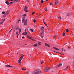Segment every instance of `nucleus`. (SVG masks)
Listing matches in <instances>:
<instances>
[{
	"mask_svg": "<svg viewBox=\"0 0 74 74\" xmlns=\"http://www.w3.org/2000/svg\"><path fill=\"white\" fill-rule=\"evenodd\" d=\"M53 49H56V50H57V51H59V49H58L57 48H56L55 47H53Z\"/></svg>",
	"mask_w": 74,
	"mask_h": 74,
	"instance_id": "obj_10",
	"label": "nucleus"
},
{
	"mask_svg": "<svg viewBox=\"0 0 74 74\" xmlns=\"http://www.w3.org/2000/svg\"><path fill=\"white\" fill-rule=\"evenodd\" d=\"M37 44H35L34 45H33V46H34V47H37Z\"/></svg>",
	"mask_w": 74,
	"mask_h": 74,
	"instance_id": "obj_14",
	"label": "nucleus"
},
{
	"mask_svg": "<svg viewBox=\"0 0 74 74\" xmlns=\"http://www.w3.org/2000/svg\"><path fill=\"white\" fill-rule=\"evenodd\" d=\"M24 11H25V12H27V10H24Z\"/></svg>",
	"mask_w": 74,
	"mask_h": 74,
	"instance_id": "obj_34",
	"label": "nucleus"
},
{
	"mask_svg": "<svg viewBox=\"0 0 74 74\" xmlns=\"http://www.w3.org/2000/svg\"><path fill=\"white\" fill-rule=\"evenodd\" d=\"M62 65V64L61 63V64H60L58 66L59 67H60V66H61Z\"/></svg>",
	"mask_w": 74,
	"mask_h": 74,
	"instance_id": "obj_16",
	"label": "nucleus"
},
{
	"mask_svg": "<svg viewBox=\"0 0 74 74\" xmlns=\"http://www.w3.org/2000/svg\"><path fill=\"white\" fill-rule=\"evenodd\" d=\"M22 70H26V69H24L23 68H22L21 69Z\"/></svg>",
	"mask_w": 74,
	"mask_h": 74,
	"instance_id": "obj_26",
	"label": "nucleus"
},
{
	"mask_svg": "<svg viewBox=\"0 0 74 74\" xmlns=\"http://www.w3.org/2000/svg\"><path fill=\"white\" fill-rule=\"evenodd\" d=\"M43 21V22L44 24H45L46 23H45V22H44V20Z\"/></svg>",
	"mask_w": 74,
	"mask_h": 74,
	"instance_id": "obj_39",
	"label": "nucleus"
},
{
	"mask_svg": "<svg viewBox=\"0 0 74 74\" xmlns=\"http://www.w3.org/2000/svg\"><path fill=\"white\" fill-rule=\"evenodd\" d=\"M18 21H20V20H18Z\"/></svg>",
	"mask_w": 74,
	"mask_h": 74,
	"instance_id": "obj_60",
	"label": "nucleus"
},
{
	"mask_svg": "<svg viewBox=\"0 0 74 74\" xmlns=\"http://www.w3.org/2000/svg\"><path fill=\"white\" fill-rule=\"evenodd\" d=\"M29 39H30V40H32V38L31 37H29Z\"/></svg>",
	"mask_w": 74,
	"mask_h": 74,
	"instance_id": "obj_41",
	"label": "nucleus"
},
{
	"mask_svg": "<svg viewBox=\"0 0 74 74\" xmlns=\"http://www.w3.org/2000/svg\"><path fill=\"white\" fill-rule=\"evenodd\" d=\"M40 3H44V1H43V0H42L40 1Z\"/></svg>",
	"mask_w": 74,
	"mask_h": 74,
	"instance_id": "obj_23",
	"label": "nucleus"
},
{
	"mask_svg": "<svg viewBox=\"0 0 74 74\" xmlns=\"http://www.w3.org/2000/svg\"><path fill=\"white\" fill-rule=\"evenodd\" d=\"M71 14H70V13H69L67 15L68 16H70V15H71Z\"/></svg>",
	"mask_w": 74,
	"mask_h": 74,
	"instance_id": "obj_30",
	"label": "nucleus"
},
{
	"mask_svg": "<svg viewBox=\"0 0 74 74\" xmlns=\"http://www.w3.org/2000/svg\"><path fill=\"white\" fill-rule=\"evenodd\" d=\"M18 32H16V34H18Z\"/></svg>",
	"mask_w": 74,
	"mask_h": 74,
	"instance_id": "obj_49",
	"label": "nucleus"
},
{
	"mask_svg": "<svg viewBox=\"0 0 74 74\" xmlns=\"http://www.w3.org/2000/svg\"><path fill=\"white\" fill-rule=\"evenodd\" d=\"M18 37V35H17V37Z\"/></svg>",
	"mask_w": 74,
	"mask_h": 74,
	"instance_id": "obj_58",
	"label": "nucleus"
},
{
	"mask_svg": "<svg viewBox=\"0 0 74 74\" xmlns=\"http://www.w3.org/2000/svg\"><path fill=\"white\" fill-rule=\"evenodd\" d=\"M45 10L46 11H48V9L46 8H45Z\"/></svg>",
	"mask_w": 74,
	"mask_h": 74,
	"instance_id": "obj_18",
	"label": "nucleus"
},
{
	"mask_svg": "<svg viewBox=\"0 0 74 74\" xmlns=\"http://www.w3.org/2000/svg\"><path fill=\"white\" fill-rule=\"evenodd\" d=\"M31 40L33 41H34V39H32Z\"/></svg>",
	"mask_w": 74,
	"mask_h": 74,
	"instance_id": "obj_52",
	"label": "nucleus"
},
{
	"mask_svg": "<svg viewBox=\"0 0 74 74\" xmlns=\"http://www.w3.org/2000/svg\"><path fill=\"white\" fill-rule=\"evenodd\" d=\"M44 63V62H43V61H41L40 62L41 64H42V63Z\"/></svg>",
	"mask_w": 74,
	"mask_h": 74,
	"instance_id": "obj_32",
	"label": "nucleus"
},
{
	"mask_svg": "<svg viewBox=\"0 0 74 74\" xmlns=\"http://www.w3.org/2000/svg\"><path fill=\"white\" fill-rule=\"evenodd\" d=\"M64 47H65V45H64Z\"/></svg>",
	"mask_w": 74,
	"mask_h": 74,
	"instance_id": "obj_55",
	"label": "nucleus"
},
{
	"mask_svg": "<svg viewBox=\"0 0 74 74\" xmlns=\"http://www.w3.org/2000/svg\"><path fill=\"white\" fill-rule=\"evenodd\" d=\"M66 32H69V30L68 29H66Z\"/></svg>",
	"mask_w": 74,
	"mask_h": 74,
	"instance_id": "obj_20",
	"label": "nucleus"
},
{
	"mask_svg": "<svg viewBox=\"0 0 74 74\" xmlns=\"http://www.w3.org/2000/svg\"><path fill=\"white\" fill-rule=\"evenodd\" d=\"M67 70V69H66V68H65L64 69V70Z\"/></svg>",
	"mask_w": 74,
	"mask_h": 74,
	"instance_id": "obj_46",
	"label": "nucleus"
},
{
	"mask_svg": "<svg viewBox=\"0 0 74 74\" xmlns=\"http://www.w3.org/2000/svg\"><path fill=\"white\" fill-rule=\"evenodd\" d=\"M12 28L9 32V33H11V30H12Z\"/></svg>",
	"mask_w": 74,
	"mask_h": 74,
	"instance_id": "obj_38",
	"label": "nucleus"
},
{
	"mask_svg": "<svg viewBox=\"0 0 74 74\" xmlns=\"http://www.w3.org/2000/svg\"><path fill=\"white\" fill-rule=\"evenodd\" d=\"M27 10V7H25L24 10Z\"/></svg>",
	"mask_w": 74,
	"mask_h": 74,
	"instance_id": "obj_15",
	"label": "nucleus"
},
{
	"mask_svg": "<svg viewBox=\"0 0 74 74\" xmlns=\"http://www.w3.org/2000/svg\"><path fill=\"white\" fill-rule=\"evenodd\" d=\"M40 44H41V42H39L37 44V45H40Z\"/></svg>",
	"mask_w": 74,
	"mask_h": 74,
	"instance_id": "obj_24",
	"label": "nucleus"
},
{
	"mask_svg": "<svg viewBox=\"0 0 74 74\" xmlns=\"http://www.w3.org/2000/svg\"><path fill=\"white\" fill-rule=\"evenodd\" d=\"M64 51H65V50H64Z\"/></svg>",
	"mask_w": 74,
	"mask_h": 74,
	"instance_id": "obj_61",
	"label": "nucleus"
},
{
	"mask_svg": "<svg viewBox=\"0 0 74 74\" xmlns=\"http://www.w3.org/2000/svg\"><path fill=\"white\" fill-rule=\"evenodd\" d=\"M45 45H46V46H47L49 48H50V46H49V45L47 44V43H45Z\"/></svg>",
	"mask_w": 74,
	"mask_h": 74,
	"instance_id": "obj_9",
	"label": "nucleus"
},
{
	"mask_svg": "<svg viewBox=\"0 0 74 74\" xmlns=\"http://www.w3.org/2000/svg\"><path fill=\"white\" fill-rule=\"evenodd\" d=\"M51 68H47V67L45 68V70H46V71L47 72L48 71V70H49V69H50Z\"/></svg>",
	"mask_w": 74,
	"mask_h": 74,
	"instance_id": "obj_7",
	"label": "nucleus"
},
{
	"mask_svg": "<svg viewBox=\"0 0 74 74\" xmlns=\"http://www.w3.org/2000/svg\"><path fill=\"white\" fill-rule=\"evenodd\" d=\"M53 52H56V51H54Z\"/></svg>",
	"mask_w": 74,
	"mask_h": 74,
	"instance_id": "obj_59",
	"label": "nucleus"
},
{
	"mask_svg": "<svg viewBox=\"0 0 74 74\" xmlns=\"http://www.w3.org/2000/svg\"><path fill=\"white\" fill-rule=\"evenodd\" d=\"M13 3H14V2H11L10 3V4H13Z\"/></svg>",
	"mask_w": 74,
	"mask_h": 74,
	"instance_id": "obj_27",
	"label": "nucleus"
},
{
	"mask_svg": "<svg viewBox=\"0 0 74 74\" xmlns=\"http://www.w3.org/2000/svg\"><path fill=\"white\" fill-rule=\"evenodd\" d=\"M52 5V3H50L49 4V5Z\"/></svg>",
	"mask_w": 74,
	"mask_h": 74,
	"instance_id": "obj_36",
	"label": "nucleus"
},
{
	"mask_svg": "<svg viewBox=\"0 0 74 74\" xmlns=\"http://www.w3.org/2000/svg\"><path fill=\"white\" fill-rule=\"evenodd\" d=\"M17 55H18V52L17 53Z\"/></svg>",
	"mask_w": 74,
	"mask_h": 74,
	"instance_id": "obj_56",
	"label": "nucleus"
},
{
	"mask_svg": "<svg viewBox=\"0 0 74 74\" xmlns=\"http://www.w3.org/2000/svg\"><path fill=\"white\" fill-rule=\"evenodd\" d=\"M10 12V11H7L6 12V14H9V13Z\"/></svg>",
	"mask_w": 74,
	"mask_h": 74,
	"instance_id": "obj_17",
	"label": "nucleus"
},
{
	"mask_svg": "<svg viewBox=\"0 0 74 74\" xmlns=\"http://www.w3.org/2000/svg\"><path fill=\"white\" fill-rule=\"evenodd\" d=\"M58 18L60 21H61V17H60V16H59L58 17Z\"/></svg>",
	"mask_w": 74,
	"mask_h": 74,
	"instance_id": "obj_19",
	"label": "nucleus"
},
{
	"mask_svg": "<svg viewBox=\"0 0 74 74\" xmlns=\"http://www.w3.org/2000/svg\"><path fill=\"white\" fill-rule=\"evenodd\" d=\"M10 1H13V0H9Z\"/></svg>",
	"mask_w": 74,
	"mask_h": 74,
	"instance_id": "obj_44",
	"label": "nucleus"
},
{
	"mask_svg": "<svg viewBox=\"0 0 74 74\" xmlns=\"http://www.w3.org/2000/svg\"><path fill=\"white\" fill-rule=\"evenodd\" d=\"M5 67H12V66L9 65H5Z\"/></svg>",
	"mask_w": 74,
	"mask_h": 74,
	"instance_id": "obj_8",
	"label": "nucleus"
},
{
	"mask_svg": "<svg viewBox=\"0 0 74 74\" xmlns=\"http://www.w3.org/2000/svg\"><path fill=\"white\" fill-rule=\"evenodd\" d=\"M45 25H46L47 26V25L46 24H45Z\"/></svg>",
	"mask_w": 74,
	"mask_h": 74,
	"instance_id": "obj_57",
	"label": "nucleus"
},
{
	"mask_svg": "<svg viewBox=\"0 0 74 74\" xmlns=\"http://www.w3.org/2000/svg\"><path fill=\"white\" fill-rule=\"evenodd\" d=\"M44 27H42L41 28V32H40V36L41 37H44V35L43 34L44 33Z\"/></svg>",
	"mask_w": 74,
	"mask_h": 74,
	"instance_id": "obj_3",
	"label": "nucleus"
},
{
	"mask_svg": "<svg viewBox=\"0 0 74 74\" xmlns=\"http://www.w3.org/2000/svg\"><path fill=\"white\" fill-rule=\"evenodd\" d=\"M27 37H31L30 36H29V35H27Z\"/></svg>",
	"mask_w": 74,
	"mask_h": 74,
	"instance_id": "obj_40",
	"label": "nucleus"
},
{
	"mask_svg": "<svg viewBox=\"0 0 74 74\" xmlns=\"http://www.w3.org/2000/svg\"><path fill=\"white\" fill-rule=\"evenodd\" d=\"M5 17H6V16H4H4H3V17H4V18H5Z\"/></svg>",
	"mask_w": 74,
	"mask_h": 74,
	"instance_id": "obj_48",
	"label": "nucleus"
},
{
	"mask_svg": "<svg viewBox=\"0 0 74 74\" xmlns=\"http://www.w3.org/2000/svg\"><path fill=\"white\" fill-rule=\"evenodd\" d=\"M34 41H36V40L34 39Z\"/></svg>",
	"mask_w": 74,
	"mask_h": 74,
	"instance_id": "obj_54",
	"label": "nucleus"
},
{
	"mask_svg": "<svg viewBox=\"0 0 74 74\" xmlns=\"http://www.w3.org/2000/svg\"><path fill=\"white\" fill-rule=\"evenodd\" d=\"M2 13L3 14H5V12H2Z\"/></svg>",
	"mask_w": 74,
	"mask_h": 74,
	"instance_id": "obj_37",
	"label": "nucleus"
},
{
	"mask_svg": "<svg viewBox=\"0 0 74 74\" xmlns=\"http://www.w3.org/2000/svg\"><path fill=\"white\" fill-rule=\"evenodd\" d=\"M58 37V36L56 35H55L53 36V37Z\"/></svg>",
	"mask_w": 74,
	"mask_h": 74,
	"instance_id": "obj_33",
	"label": "nucleus"
},
{
	"mask_svg": "<svg viewBox=\"0 0 74 74\" xmlns=\"http://www.w3.org/2000/svg\"><path fill=\"white\" fill-rule=\"evenodd\" d=\"M23 56H22L19 59L18 62L19 63V64H21L22 63V61H21L22 60V59H23Z\"/></svg>",
	"mask_w": 74,
	"mask_h": 74,
	"instance_id": "obj_4",
	"label": "nucleus"
},
{
	"mask_svg": "<svg viewBox=\"0 0 74 74\" xmlns=\"http://www.w3.org/2000/svg\"><path fill=\"white\" fill-rule=\"evenodd\" d=\"M4 16H7V14H5L4 15Z\"/></svg>",
	"mask_w": 74,
	"mask_h": 74,
	"instance_id": "obj_31",
	"label": "nucleus"
},
{
	"mask_svg": "<svg viewBox=\"0 0 74 74\" xmlns=\"http://www.w3.org/2000/svg\"><path fill=\"white\" fill-rule=\"evenodd\" d=\"M41 71L40 69H37V70L34 71L33 73L32 74H39L41 73Z\"/></svg>",
	"mask_w": 74,
	"mask_h": 74,
	"instance_id": "obj_2",
	"label": "nucleus"
},
{
	"mask_svg": "<svg viewBox=\"0 0 74 74\" xmlns=\"http://www.w3.org/2000/svg\"><path fill=\"white\" fill-rule=\"evenodd\" d=\"M19 0H14V1L15 3H16V2H18Z\"/></svg>",
	"mask_w": 74,
	"mask_h": 74,
	"instance_id": "obj_13",
	"label": "nucleus"
},
{
	"mask_svg": "<svg viewBox=\"0 0 74 74\" xmlns=\"http://www.w3.org/2000/svg\"><path fill=\"white\" fill-rule=\"evenodd\" d=\"M36 20H35V19L34 20V23H35V22H36Z\"/></svg>",
	"mask_w": 74,
	"mask_h": 74,
	"instance_id": "obj_35",
	"label": "nucleus"
},
{
	"mask_svg": "<svg viewBox=\"0 0 74 74\" xmlns=\"http://www.w3.org/2000/svg\"><path fill=\"white\" fill-rule=\"evenodd\" d=\"M60 54L61 55H64V54H62L61 53H60Z\"/></svg>",
	"mask_w": 74,
	"mask_h": 74,
	"instance_id": "obj_47",
	"label": "nucleus"
},
{
	"mask_svg": "<svg viewBox=\"0 0 74 74\" xmlns=\"http://www.w3.org/2000/svg\"><path fill=\"white\" fill-rule=\"evenodd\" d=\"M3 23V21H1L0 23V25H1Z\"/></svg>",
	"mask_w": 74,
	"mask_h": 74,
	"instance_id": "obj_25",
	"label": "nucleus"
},
{
	"mask_svg": "<svg viewBox=\"0 0 74 74\" xmlns=\"http://www.w3.org/2000/svg\"><path fill=\"white\" fill-rule=\"evenodd\" d=\"M27 74H29V73H27Z\"/></svg>",
	"mask_w": 74,
	"mask_h": 74,
	"instance_id": "obj_64",
	"label": "nucleus"
},
{
	"mask_svg": "<svg viewBox=\"0 0 74 74\" xmlns=\"http://www.w3.org/2000/svg\"><path fill=\"white\" fill-rule=\"evenodd\" d=\"M56 53H59V52H56Z\"/></svg>",
	"mask_w": 74,
	"mask_h": 74,
	"instance_id": "obj_51",
	"label": "nucleus"
},
{
	"mask_svg": "<svg viewBox=\"0 0 74 74\" xmlns=\"http://www.w3.org/2000/svg\"><path fill=\"white\" fill-rule=\"evenodd\" d=\"M22 23H23L24 22V25H26L27 24V19H26V18L25 17H23L22 18Z\"/></svg>",
	"mask_w": 74,
	"mask_h": 74,
	"instance_id": "obj_1",
	"label": "nucleus"
},
{
	"mask_svg": "<svg viewBox=\"0 0 74 74\" xmlns=\"http://www.w3.org/2000/svg\"><path fill=\"white\" fill-rule=\"evenodd\" d=\"M23 35H25V34H27V32H23L22 34Z\"/></svg>",
	"mask_w": 74,
	"mask_h": 74,
	"instance_id": "obj_12",
	"label": "nucleus"
},
{
	"mask_svg": "<svg viewBox=\"0 0 74 74\" xmlns=\"http://www.w3.org/2000/svg\"><path fill=\"white\" fill-rule=\"evenodd\" d=\"M55 5H57L59 4V1L58 0H56L55 2Z\"/></svg>",
	"mask_w": 74,
	"mask_h": 74,
	"instance_id": "obj_5",
	"label": "nucleus"
},
{
	"mask_svg": "<svg viewBox=\"0 0 74 74\" xmlns=\"http://www.w3.org/2000/svg\"><path fill=\"white\" fill-rule=\"evenodd\" d=\"M6 4L7 5H9V3H8V2L7 1V0L6 1Z\"/></svg>",
	"mask_w": 74,
	"mask_h": 74,
	"instance_id": "obj_11",
	"label": "nucleus"
},
{
	"mask_svg": "<svg viewBox=\"0 0 74 74\" xmlns=\"http://www.w3.org/2000/svg\"><path fill=\"white\" fill-rule=\"evenodd\" d=\"M44 20H45V19H43V21H44Z\"/></svg>",
	"mask_w": 74,
	"mask_h": 74,
	"instance_id": "obj_62",
	"label": "nucleus"
},
{
	"mask_svg": "<svg viewBox=\"0 0 74 74\" xmlns=\"http://www.w3.org/2000/svg\"><path fill=\"white\" fill-rule=\"evenodd\" d=\"M73 71H74V69L73 70Z\"/></svg>",
	"mask_w": 74,
	"mask_h": 74,
	"instance_id": "obj_63",
	"label": "nucleus"
},
{
	"mask_svg": "<svg viewBox=\"0 0 74 74\" xmlns=\"http://www.w3.org/2000/svg\"><path fill=\"white\" fill-rule=\"evenodd\" d=\"M30 31H31L32 32H33V30L32 29H30Z\"/></svg>",
	"mask_w": 74,
	"mask_h": 74,
	"instance_id": "obj_22",
	"label": "nucleus"
},
{
	"mask_svg": "<svg viewBox=\"0 0 74 74\" xmlns=\"http://www.w3.org/2000/svg\"><path fill=\"white\" fill-rule=\"evenodd\" d=\"M5 19L4 18L2 20V22H4V21H5Z\"/></svg>",
	"mask_w": 74,
	"mask_h": 74,
	"instance_id": "obj_28",
	"label": "nucleus"
},
{
	"mask_svg": "<svg viewBox=\"0 0 74 74\" xmlns=\"http://www.w3.org/2000/svg\"><path fill=\"white\" fill-rule=\"evenodd\" d=\"M25 32H26V29H25Z\"/></svg>",
	"mask_w": 74,
	"mask_h": 74,
	"instance_id": "obj_53",
	"label": "nucleus"
},
{
	"mask_svg": "<svg viewBox=\"0 0 74 74\" xmlns=\"http://www.w3.org/2000/svg\"><path fill=\"white\" fill-rule=\"evenodd\" d=\"M35 13V12H33L32 13V15L33 14H34Z\"/></svg>",
	"mask_w": 74,
	"mask_h": 74,
	"instance_id": "obj_42",
	"label": "nucleus"
},
{
	"mask_svg": "<svg viewBox=\"0 0 74 74\" xmlns=\"http://www.w3.org/2000/svg\"><path fill=\"white\" fill-rule=\"evenodd\" d=\"M59 66L58 65L56 67V68H58V67Z\"/></svg>",
	"mask_w": 74,
	"mask_h": 74,
	"instance_id": "obj_43",
	"label": "nucleus"
},
{
	"mask_svg": "<svg viewBox=\"0 0 74 74\" xmlns=\"http://www.w3.org/2000/svg\"><path fill=\"white\" fill-rule=\"evenodd\" d=\"M67 68H68V66H67L66 68H65L66 69H67Z\"/></svg>",
	"mask_w": 74,
	"mask_h": 74,
	"instance_id": "obj_50",
	"label": "nucleus"
},
{
	"mask_svg": "<svg viewBox=\"0 0 74 74\" xmlns=\"http://www.w3.org/2000/svg\"><path fill=\"white\" fill-rule=\"evenodd\" d=\"M23 16H24L23 17H25V16H26V14H25L24 15H23Z\"/></svg>",
	"mask_w": 74,
	"mask_h": 74,
	"instance_id": "obj_29",
	"label": "nucleus"
},
{
	"mask_svg": "<svg viewBox=\"0 0 74 74\" xmlns=\"http://www.w3.org/2000/svg\"><path fill=\"white\" fill-rule=\"evenodd\" d=\"M62 36H65V33L63 32L62 34Z\"/></svg>",
	"mask_w": 74,
	"mask_h": 74,
	"instance_id": "obj_21",
	"label": "nucleus"
},
{
	"mask_svg": "<svg viewBox=\"0 0 74 74\" xmlns=\"http://www.w3.org/2000/svg\"><path fill=\"white\" fill-rule=\"evenodd\" d=\"M16 30H19V34L21 33V29H20V28H19V27H17L16 28Z\"/></svg>",
	"mask_w": 74,
	"mask_h": 74,
	"instance_id": "obj_6",
	"label": "nucleus"
},
{
	"mask_svg": "<svg viewBox=\"0 0 74 74\" xmlns=\"http://www.w3.org/2000/svg\"><path fill=\"white\" fill-rule=\"evenodd\" d=\"M63 48H62V51H63Z\"/></svg>",
	"mask_w": 74,
	"mask_h": 74,
	"instance_id": "obj_45",
	"label": "nucleus"
}]
</instances>
